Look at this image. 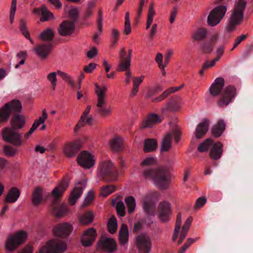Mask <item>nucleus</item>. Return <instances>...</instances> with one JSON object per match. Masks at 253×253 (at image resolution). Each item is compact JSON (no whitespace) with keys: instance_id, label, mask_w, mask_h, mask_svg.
Returning a JSON list of instances; mask_svg holds the SVG:
<instances>
[{"instance_id":"nucleus-1","label":"nucleus","mask_w":253,"mask_h":253,"mask_svg":"<svg viewBox=\"0 0 253 253\" xmlns=\"http://www.w3.org/2000/svg\"><path fill=\"white\" fill-rule=\"evenodd\" d=\"M141 176L145 180H152L160 188L167 189L170 183V176L168 169L164 167L144 168Z\"/></svg>"},{"instance_id":"nucleus-2","label":"nucleus","mask_w":253,"mask_h":253,"mask_svg":"<svg viewBox=\"0 0 253 253\" xmlns=\"http://www.w3.org/2000/svg\"><path fill=\"white\" fill-rule=\"evenodd\" d=\"M69 181L63 178L60 183L51 192V195L54 199L51 205L53 214L56 217H60L65 214L68 211L67 206L65 205H59V199L66 189L68 187Z\"/></svg>"},{"instance_id":"nucleus-3","label":"nucleus","mask_w":253,"mask_h":253,"mask_svg":"<svg viewBox=\"0 0 253 253\" xmlns=\"http://www.w3.org/2000/svg\"><path fill=\"white\" fill-rule=\"evenodd\" d=\"M107 87L106 85L100 86L98 84H95V93L97 96L96 112L102 117H108L111 115V107H106L107 101L106 99V92Z\"/></svg>"},{"instance_id":"nucleus-4","label":"nucleus","mask_w":253,"mask_h":253,"mask_svg":"<svg viewBox=\"0 0 253 253\" xmlns=\"http://www.w3.org/2000/svg\"><path fill=\"white\" fill-rule=\"evenodd\" d=\"M246 5L245 0L238 2L237 6L231 14L229 23L226 26L228 32L233 31L236 26L240 24L243 21L244 10Z\"/></svg>"},{"instance_id":"nucleus-5","label":"nucleus","mask_w":253,"mask_h":253,"mask_svg":"<svg viewBox=\"0 0 253 253\" xmlns=\"http://www.w3.org/2000/svg\"><path fill=\"white\" fill-rule=\"evenodd\" d=\"M99 170L100 175L107 181H114L118 178L117 169L111 161H105L100 163Z\"/></svg>"},{"instance_id":"nucleus-6","label":"nucleus","mask_w":253,"mask_h":253,"mask_svg":"<svg viewBox=\"0 0 253 253\" xmlns=\"http://www.w3.org/2000/svg\"><path fill=\"white\" fill-rule=\"evenodd\" d=\"M27 238V233L24 231H20L9 237L5 242L6 250L9 252L15 251L26 241Z\"/></svg>"},{"instance_id":"nucleus-7","label":"nucleus","mask_w":253,"mask_h":253,"mask_svg":"<svg viewBox=\"0 0 253 253\" xmlns=\"http://www.w3.org/2000/svg\"><path fill=\"white\" fill-rule=\"evenodd\" d=\"M227 11L225 5H218L212 9L209 13L207 22L209 26L214 27L217 25L223 19Z\"/></svg>"},{"instance_id":"nucleus-8","label":"nucleus","mask_w":253,"mask_h":253,"mask_svg":"<svg viewBox=\"0 0 253 253\" xmlns=\"http://www.w3.org/2000/svg\"><path fill=\"white\" fill-rule=\"evenodd\" d=\"M2 139L6 142L18 146L22 144L20 134L17 130L11 127H4L1 132Z\"/></svg>"},{"instance_id":"nucleus-9","label":"nucleus","mask_w":253,"mask_h":253,"mask_svg":"<svg viewBox=\"0 0 253 253\" xmlns=\"http://www.w3.org/2000/svg\"><path fill=\"white\" fill-rule=\"evenodd\" d=\"M135 244L139 253H150L152 248V242L146 234H141L135 238Z\"/></svg>"},{"instance_id":"nucleus-10","label":"nucleus","mask_w":253,"mask_h":253,"mask_svg":"<svg viewBox=\"0 0 253 253\" xmlns=\"http://www.w3.org/2000/svg\"><path fill=\"white\" fill-rule=\"evenodd\" d=\"M82 148V142L80 139L67 142L63 149L64 155L67 158L74 157Z\"/></svg>"},{"instance_id":"nucleus-11","label":"nucleus","mask_w":253,"mask_h":253,"mask_svg":"<svg viewBox=\"0 0 253 253\" xmlns=\"http://www.w3.org/2000/svg\"><path fill=\"white\" fill-rule=\"evenodd\" d=\"M78 164L84 169H89L95 164L93 156L88 151H82L77 158Z\"/></svg>"},{"instance_id":"nucleus-12","label":"nucleus","mask_w":253,"mask_h":253,"mask_svg":"<svg viewBox=\"0 0 253 253\" xmlns=\"http://www.w3.org/2000/svg\"><path fill=\"white\" fill-rule=\"evenodd\" d=\"M98 249L110 253H113L117 250V244L113 238H108L101 236L97 243Z\"/></svg>"},{"instance_id":"nucleus-13","label":"nucleus","mask_w":253,"mask_h":253,"mask_svg":"<svg viewBox=\"0 0 253 253\" xmlns=\"http://www.w3.org/2000/svg\"><path fill=\"white\" fill-rule=\"evenodd\" d=\"M158 217L163 222H167L169 219L171 214L170 204L167 201H164L159 204Z\"/></svg>"},{"instance_id":"nucleus-14","label":"nucleus","mask_w":253,"mask_h":253,"mask_svg":"<svg viewBox=\"0 0 253 253\" xmlns=\"http://www.w3.org/2000/svg\"><path fill=\"white\" fill-rule=\"evenodd\" d=\"M119 63L116 68L118 72H124L130 69L131 60L127 61V54L126 48L122 47L119 52Z\"/></svg>"},{"instance_id":"nucleus-15","label":"nucleus","mask_w":253,"mask_h":253,"mask_svg":"<svg viewBox=\"0 0 253 253\" xmlns=\"http://www.w3.org/2000/svg\"><path fill=\"white\" fill-rule=\"evenodd\" d=\"M236 95V89L233 86H228L224 90L222 97L218 102L219 106L223 107L229 104Z\"/></svg>"},{"instance_id":"nucleus-16","label":"nucleus","mask_w":253,"mask_h":253,"mask_svg":"<svg viewBox=\"0 0 253 253\" xmlns=\"http://www.w3.org/2000/svg\"><path fill=\"white\" fill-rule=\"evenodd\" d=\"M45 245L51 253H62L67 249L66 243L61 240L55 239L48 241Z\"/></svg>"},{"instance_id":"nucleus-17","label":"nucleus","mask_w":253,"mask_h":253,"mask_svg":"<svg viewBox=\"0 0 253 253\" xmlns=\"http://www.w3.org/2000/svg\"><path fill=\"white\" fill-rule=\"evenodd\" d=\"M72 230V226L65 222L56 225L53 229V232L55 236L64 238L69 235Z\"/></svg>"},{"instance_id":"nucleus-18","label":"nucleus","mask_w":253,"mask_h":253,"mask_svg":"<svg viewBox=\"0 0 253 253\" xmlns=\"http://www.w3.org/2000/svg\"><path fill=\"white\" fill-rule=\"evenodd\" d=\"M211 145H212L210 153V157L214 160H217L220 158L222 153V145L219 142L213 143L212 140L211 139H207V150Z\"/></svg>"},{"instance_id":"nucleus-19","label":"nucleus","mask_w":253,"mask_h":253,"mask_svg":"<svg viewBox=\"0 0 253 253\" xmlns=\"http://www.w3.org/2000/svg\"><path fill=\"white\" fill-rule=\"evenodd\" d=\"M97 236L96 229L91 227L86 229L83 233L81 242L83 246H91L94 243Z\"/></svg>"},{"instance_id":"nucleus-20","label":"nucleus","mask_w":253,"mask_h":253,"mask_svg":"<svg viewBox=\"0 0 253 253\" xmlns=\"http://www.w3.org/2000/svg\"><path fill=\"white\" fill-rule=\"evenodd\" d=\"M75 25L74 22L69 20L63 21L59 26L57 31L62 36H70L74 33Z\"/></svg>"},{"instance_id":"nucleus-21","label":"nucleus","mask_w":253,"mask_h":253,"mask_svg":"<svg viewBox=\"0 0 253 253\" xmlns=\"http://www.w3.org/2000/svg\"><path fill=\"white\" fill-rule=\"evenodd\" d=\"M162 121V119L159 115L155 113H151L141 122L140 128L145 129L152 127L153 126L160 123Z\"/></svg>"},{"instance_id":"nucleus-22","label":"nucleus","mask_w":253,"mask_h":253,"mask_svg":"<svg viewBox=\"0 0 253 253\" xmlns=\"http://www.w3.org/2000/svg\"><path fill=\"white\" fill-rule=\"evenodd\" d=\"M10 124L12 128L16 130L21 129L26 124V118L20 114H15L11 118Z\"/></svg>"},{"instance_id":"nucleus-23","label":"nucleus","mask_w":253,"mask_h":253,"mask_svg":"<svg viewBox=\"0 0 253 253\" xmlns=\"http://www.w3.org/2000/svg\"><path fill=\"white\" fill-rule=\"evenodd\" d=\"M10 114H19L22 111V106L21 101L18 99L12 100L4 105Z\"/></svg>"},{"instance_id":"nucleus-24","label":"nucleus","mask_w":253,"mask_h":253,"mask_svg":"<svg viewBox=\"0 0 253 253\" xmlns=\"http://www.w3.org/2000/svg\"><path fill=\"white\" fill-rule=\"evenodd\" d=\"M52 48V45L50 43L42 44L38 45L34 48L36 54L41 58H46Z\"/></svg>"},{"instance_id":"nucleus-25","label":"nucleus","mask_w":253,"mask_h":253,"mask_svg":"<svg viewBox=\"0 0 253 253\" xmlns=\"http://www.w3.org/2000/svg\"><path fill=\"white\" fill-rule=\"evenodd\" d=\"M111 149L114 152H120L124 150V139L120 136H115L109 141Z\"/></svg>"},{"instance_id":"nucleus-26","label":"nucleus","mask_w":253,"mask_h":253,"mask_svg":"<svg viewBox=\"0 0 253 253\" xmlns=\"http://www.w3.org/2000/svg\"><path fill=\"white\" fill-rule=\"evenodd\" d=\"M20 195V190L16 187H12L8 191L4 201L6 203H13L18 200Z\"/></svg>"},{"instance_id":"nucleus-27","label":"nucleus","mask_w":253,"mask_h":253,"mask_svg":"<svg viewBox=\"0 0 253 253\" xmlns=\"http://www.w3.org/2000/svg\"><path fill=\"white\" fill-rule=\"evenodd\" d=\"M224 84V81L222 78L216 79L210 89L211 94L213 96L217 95L222 89Z\"/></svg>"},{"instance_id":"nucleus-28","label":"nucleus","mask_w":253,"mask_h":253,"mask_svg":"<svg viewBox=\"0 0 253 253\" xmlns=\"http://www.w3.org/2000/svg\"><path fill=\"white\" fill-rule=\"evenodd\" d=\"M42 188L40 187H37L33 192L31 200L35 206L39 205L42 200Z\"/></svg>"},{"instance_id":"nucleus-29","label":"nucleus","mask_w":253,"mask_h":253,"mask_svg":"<svg viewBox=\"0 0 253 253\" xmlns=\"http://www.w3.org/2000/svg\"><path fill=\"white\" fill-rule=\"evenodd\" d=\"M143 209L148 216H154L156 213V204L151 201H144L143 203Z\"/></svg>"},{"instance_id":"nucleus-30","label":"nucleus","mask_w":253,"mask_h":253,"mask_svg":"<svg viewBox=\"0 0 253 253\" xmlns=\"http://www.w3.org/2000/svg\"><path fill=\"white\" fill-rule=\"evenodd\" d=\"M128 232L127 226L126 224H122L119 235V243L122 245H126L128 242Z\"/></svg>"},{"instance_id":"nucleus-31","label":"nucleus","mask_w":253,"mask_h":253,"mask_svg":"<svg viewBox=\"0 0 253 253\" xmlns=\"http://www.w3.org/2000/svg\"><path fill=\"white\" fill-rule=\"evenodd\" d=\"M158 148V143L156 139H147L144 142L143 150L145 153L154 152Z\"/></svg>"},{"instance_id":"nucleus-32","label":"nucleus","mask_w":253,"mask_h":253,"mask_svg":"<svg viewBox=\"0 0 253 253\" xmlns=\"http://www.w3.org/2000/svg\"><path fill=\"white\" fill-rule=\"evenodd\" d=\"M192 221L191 216L189 217L185 221L184 225L182 227V230L179 236V239L177 242V244L179 245L181 244L183 240L185 238L187 232L190 228L191 224Z\"/></svg>"},{"instance_id":"nucleus-33","label":"nucleus","mask_w":253,"mask_h":253,"mask_svg":"<svg viewBox=\"0 0 253 253\" xmlns=\"http://www.w3.org/2000/svg\"><path fill=\"white\" fill-rule=\"evenodd\" d=\"M225 127V124L223 120L218 121L216 125H214L211 129L212 134L216 137H219L223 132Z\"/></svg>"},{"instance_id":"nucleus-34","label":"nucleus","mask_w":253,"mask_h":253,"mask_svg":"<svg viewBox=\"0 0 253 253\" xmlns=\"http://www.w3.org/2000/svg\"><path fill=\"white\" fill-rule=\"evenodd\" d=\"M83 193V189L81 187H75L69 198V203L71 206L75 204L77 200L80 197Z\"/></svg>"},{"instance_id":"nucleus-35","label":"nucleus","mask_w":253,"mask_h":253,"mask_svg":"<svg viewBox=\"0 0 253 253\" xmlns=\"http://www.w3.org/2000/svg\"><path fill=\"white\" fill-rule=\"evenodd\" d=\"M172 134L170 133L166 134L161 142V151L162 152L168 151L171 147Z\"/></svg>"},{"instance_id":"nucleus-36","label":"nucleus","mask_w":253,"mask_h":253,"mask_svg":"<svg viewBox=\"0 0 253 253\" xmlns=\"http://www.w3.org/2000/svg\"><path fill=\"white\" fill-rule=\"evenodd\" d=\"M172 99V98H171L169 101L166 104L165 106L161 109V111L163 113L168 111L172 112L177 111L180 109V104L178 103L173 102Z\"/></svg>"},{"instance_id":"nucleus-37","label":"nucleus","mask_w":253,"mask_h":253,"mask_svg":"<svg viewBox=\"0 0 253 253\" xmlns=\"http://www.w3.org/2000/svg\"><path fill=\"white\" fill-rule=\"evenodd\" d=\"M39 38L43 41H52L54 38V32L52 29L48 28L41 33Z\"/></svg>"},{"instance_id":"nucleus-38","label":"nucleus","mask_w":253,"mask_h":253,"mask_svg":"<svg viewBox=\"0 0 253 253\" xmlns=\"http://www.w3.org/2000/svg\"><path fill=\"white\" fill-rule=\"evenodd\" d=\"M206 134V120L204 119L203 122L200 123L197 126L195 135L197 139H201L204 137Z\"/></svg>"},{"instance_id":"nucleus-39","label":"nucleus","mask_w":253,"mask_h":253,"mask_svg":"<svg viewBox=\"0 0 253 253\" xmlns=\"http://www.w3.org/2000/svg\"><path fill=\"white\" fill-rule=\"evenodd\" d=\"M163 87L159 84H156L155 86L149 88L145 94V97L146 99L152 98L157 93L162 91Z\"/></svg>"},{"instance_id":"nucleus-40","label":"nucleus","mask_w":253,"mask_h":253,"mask_svg":"<svg viewBox=\"0 0 253 253\" xmlns=\"http://www.w3.org/2000/svg\"><path fill=\"white\" fill-rule=\"evenodd\" d=\"M155 14V11L154 9V3L152 2L149 7L147 19L146 22V29L147 30L150 28L151 25L153 21V18Z\"/></svg>"},{"instance_id":"nucleus-41","label":"nucleus","mask_w":253,"mask_h":253,"mask_svg":"<svg viewBox=\"0 0 253 253\" xmlns=\"http://www.w3.org/2000/svg\"><path fill=\"white\" fill-rule=\"evenodd\" d=\"M93 219L94 216L92 212L89 211L85 213L80 218V222L82 224L88 225L93 221Z\"/></svg>"},{"instance_id":"nucleus-42","label":"nucleus","mask_w":253,"mask_h":253,"mask_svg":"<svg viewBox=\"0 0 253 253\" xmlns=\"http://www.w3.org/2000/svg\"><path fill=\"white\" fill-rule=\"evenodd\" d=\"M11 114L4 105L0 108V124L6 123L9 119Z\"/></svg>"},{"instance_id":"nucleus-43","label":"nucleus","mask_w":253,"mask_h":253,"mask_svg":"<svg viewBox=\"0 0 253 253\" xmlns=\"http://www.w3.org/2000/svg\"><path fill=\"white\" fill-rule=\"evenodd\" d=\"M125 203L128 209V213H132L135 208V201L133 197L128 196L125 199Z\"/></svg>"},{"instance_id":"nucleus-44","label":"nucleus","mask_w":253,"mask_h":253,"mask_svg":"<svg viewBox=\"0 0 253 253\" xmlns=\"http://www.w3.org/2000/svg\"><path fill=\"white\" fill-rule=\"evenodd\" d=\"M117 226L116 218L114 216H112L109 220L107 224L108 231L111 234L115 233L117 229Z\"/></svg>"},{"instance_id":"nucleus-45","label":"nucleus","mask_w":253,"mask_h":253,"mask_svg":"<svg viewBox=\"0 0 253 253\" xmlns=\"http://www.w3.org/2000/svg\"><path fill=\"white\" fill-rule=\"evenodd\" d=\"M42 17L41 21H46L49 20L50 18H53V14L48 10L47 8L45 5L42 6Z\"/></svg>"},{"instance_id":"nucleus-46","label":"nucleus","mask_w":253,"mask_h":253,"mask_svg":"<svg viewBox=\"0 0 253 253\" xmlns=\"http://www.w3.org/2000/svg\"><path fill=\"white\" fill-rule=\"evenodd\" d=\"M20 25L19 26L20 31L21 32L24 37L30 40V42L33 43V40L30 38L29 32H28L25 22L23 19L20 20Z\"/></svg>"},{"instance_id":"nucleus-47","label":"nucleus","mask_w":253,"mask_h":253,"mask_svg":"<svg viewBox=\"0 0 253 253\" xmlns=\"http://www.w3.org/2000/svg\"><path fill=\"white\" fill-rule=\"evenodd\" d=\"M192 39L194 41H201L206 38V30L204 29H200L195 32L192 36Z\"/></svg>"},{"instance_id":"nucleus-48","label":"nucleus","mask_w":253,"mask_h":253,"mask_svg":"<svg viewBox=\"0 0 253 253\" xmlns=\"http://www.w3.org/2000/svg\"><path fill=\"white\" fill-rule=\"evenodd\" d=\"M57 74L66 82H67L71 86H74V82L72 78L66 73L58 70L57 72Z\"/></svg>"},{"instance_id":"nucleus-49","label":"nucleus","mask_w":253,"mask_h":253,"mask_svg":"<svg viewBox=\"0 0 253 253\" xmlns=\"http://www.w3.org/2000/svg\"><path fill=\"white\" fill-rule=\"evenodd\" d=\"M131 32L129 13L126 12L125 15V21L124 25V33L126 35H129Z\"/></svg>"},{"instance_id":"nucleus-50","label":"nucleus","mask_w":253,"mask_h":253,"mask_svg":"<svg viewBox=\"0 0 253 253\" xmlns=\"http://www.w3.org/2000/svg\"><path fill=\"white\" fill-rule=\"evenodd\" d=\"M116 187L113 185H109L102 187V191L100 195L104 197H106L109 194L115 191Z\"/></svg>"},{"instance_id":"nucleus-51","label":"nucleus","mask_w":253,"mask_h":253,"mask_svg":"<svg viewBox=\"0 0 253 253\" xmlns=\"http://www.w3.org/2000/svg\"><path fill=\"white\" fill-rule=\"evenodd\" d=\"M111 36L112 41L110 46L111 47H114L118 44V41L120 38V33L117 29H113L112 31Z\"/></svg>"},{"instance_id":"nucleus-52","label":"nucleus","mask_w":253,"mask_h":253,"mask_svg":"<svg viewBox=\"0 0 253 253\" xmlns=\"http://www.w3.org/2000/svg\"><path fill=\"white\" fill-rule=\"evenodd\" d=\"M196 240L193 238H189L187 239L186 242L184 245L178 250V253H185L186 250L195 242Z\"/></svg>"},{"instance_id":"nucleus-53","label":"nucleus","mask_w":253,"mask_h":253,"mask_svg":"<svg viewBox=\"0 0 253 253\" xmlns=\"http://www.w3.org/2000/svg\"><path fill=\"white\" fill-rule=\"evenodd\" d=\"M69 17L72 20L71 22L74 23L78 20L79 18V12L76 8H72L69 11Z\"/></svg>"},{"instance_id":"nucleus-54","label":"nucleus","mask_w":253,"mask_h":253,"mask_svg":"<svg viewBox=\"0 0 253 253\" xmlns=\"http://www.w3.org/2000/svg\"><path fill=\"white\" fill-rule=\"evenodd\" d=\"M94 198V193L92 191H89L87 195L86 196L85 199L83 203L82 207H86L90 204V203L93 201Z\"/></svg>"},{"instance_id":"nucleus-55","label":"nucleus","mask_w":253,"mask_h":253,"mask_svg":"<svg viewBox=\"0 0 253 253\" xmlns=\"http://www.w3.org/2000/svg\"><path fill=\"white\" fill-rule=\"evenodd\" d=\"M17 0H12L11 4V8H10V14H9V18H10V23L12 24L14 21L15 13L17 7Z\"/></svg>"},{"instance_id":"nucleus-56","label":"nucleus","mask_w":253,"mask_h":253,"mask_svg":"<svg viewBox=\"0 0 253 253\" xmlns=\"http://www.w3.org/2000/svg\"><path fill=\"white\" fill-rule=\"evenodd\" d=\"M3 151L7 156L13 157L17 153V149L11 146H5Z\"/></svg>"},{"instance_id":"nucleus-57","label":"nucleus","mask_w":253,"mask_h":253,"mask_svg":"<svg viewBox=\"0 0 253 253\" xmlns=\"http://www.w3.org/2000/svg\"><path fill=\"white\" fill-rule=\"evenodd\" d=\"M117 213L120 216H124L126 214L125 207L124 203L122 201L118 202L116 207Z\"/></svg>"},{"instance_id":"nucleus-58","label":"nucleus","mask_w":253,"mask_h":253,"mask_svg":"<svg viewBox=\"0 0 253 253\" xmlns=\"http://www.w3.org/2000/svg\"><path fill=\"white\" fill-rule=\"evenodd\" d=\"M169 93L167 90H165L159 96L153 98L152 99V102L157 103L162 101L163 100L166 99L169 95Z\"/></svg>"},{"instance_id":"nucleus-59","label":"nucleus","mask_w":253,"mask_h":253,"mask_svg":"<svg viewBox=\"0 0 253 253\" xmlns=\"http://www.w3.org/2000/svg\"><path fill=\"white\" fill-rule=\"evenodd\" d=\"M57 72H52L47 75V79L51 82L53 90H55L56 85V74Z\"/></svg>"},{"instance_id":"nucleus-60","label":"nucleus","mask_w":253,"mask_h":253,"mask_svg":"<svg viewBox=\"0 0 253 253\" xmlns=\"http://www.w3.org/2000/svg\"><path fill=\"white\" fill-rule=\"evenodd\" d=\"M156 162V159L154 157H148L143 160L140 163L141 166H151L155 164Z\"/></svg>"},{"instance_id":"nucleus-61","label":"nucleus","mask_w":253,"mask_h":253,"mask_svg":"<svg viewBox=\"0 0 253 253\" xmlns=\"http://www.w3.org/2000/svg\"><path fill=\"white\" fill-rule=\"evenodd\" d=\"M98 17L97 19V25H98L97 28H98V30L99 32V34H101V33L102 32V26H103L102 11L101 9H100L98 11Z\"/></svg>"},{"instance_id":"nucleus-62","label":"nucleus","mask_w":253,"mask_h":253,"mask_svg":"<svg viewBox=\"0 0 253 253\" xmlns=\"http://www.w3.org/2000/svg\"><path fill=\"white\" fill-rule=\"evenodd\" d=\"M206 203V198L202 197L199 198L196 202V203L194 206V209L197 210L201 208Z\"/></svg>"},{"instance_id":"nucleus-63","label":"nucleus","mask_w":253,"mask_h":253,"mask_svg":"<svg viewBox=\"0 0 253 253\" xmlns=\"http://www.w3.org/2000/svg\"><path fill=\"white\" fill-rule=\"evenodd\" d=\"M97 64L94 63H90L88 65L85 66L84 71L86 73H91L96 68Z\"/></svg>"},{"instance_id":"nucleus-64","label":"nucleus","mask_w":253,"mask_h":253,"mask_svg":"<svg viewBox=\"0 0 253 253\" xmlns=\"http://www.w3.org/2000/svg\"><path fill=\"white\" fill-rule=\"evenodd\" d=\"M98 55V50L96 47H93L87 52L86 56L88 58H93Z\"/></svg>"}]
</instances>
